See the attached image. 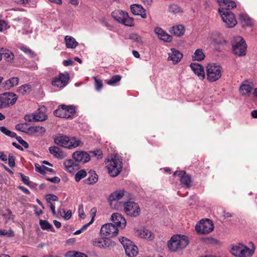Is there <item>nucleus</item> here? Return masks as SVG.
<instances>
[{
    "label": "nucleus",
    "mask_w": 257,
    "mask_h": 257,
    "mask_svg": "<svg viewBox=\"0 0 257 257\" xmlns=\"http://www.w3.org/2000/svg\"><path fill=\"white\" fill-rule=\"evenodd\" d=\"M189 241L187 236L176 234L173 235L168 242L169 249L173 252L181 250L186 247Z\"/></svg>",
    "instance_id": "nucleus-1"
},
{
    "label": "nucleus",
    "mask_w": 257,
    "mask_h": 257,
    "mask_svg": "<svg viewBox=\"0 0 257 257\" xmlns=\"http://www.w3.org/2000/svg\"><path fill=\"white\" fill-rule=\"evenodd\" d=\"M206 79L209 82H214L219 80L222 76V67L215 63L208 64L206 67Z\"/></svg>",
    "instance_id": "nucleus-2"
},
{
    "label": "nucleus",
    "mask_w": 257,
    "mask_h": 257,
    "mask_svg": "<svg viewBox=\"0 0 257 257\" xmlns=\"http://www.w3.org/2000/svg\"><path fill=\"white\" fill-rule=\"evenodd\" d=\"M110 175L113 177L117 176L122 170L121 159L118 155H115L111 160L106 163Z\"/></svg>",
    "instance_id": "nucleus-3"
},
{
    "label": "nucleus",
    "mask_w": 257,
    "mask_h": 257,
    "mask_svg": "<svg viewBox=\"0 0 257 257\" xmlns=\"http://www.w3.org/2000/svg\"><path fill=\"white\" fill-rule=\"evenodd\" d=\"M231 44L234 54L239 57L245 55L247 46L241 37H234L231 41Z\"/></svg>",
    "instance_id": "nucleus-4"
},
{
    "label": "nucleus",
    "mask_w": 257,
    "mask_h": 257,
    "mask_svg": "<svg viewBox=\"0 0 257 257\" xmlns=\"http://www.w3.org/2000/svg\"><path fill=\"white\" fill-rule=\"evenodd\" d=\"M111 16L115 21L124 26L128 27L134 26V19L129 17L126 12L121 10H115L112 12Z\"/></svg>",
    "instance_id": "nucleus-5"
},
{
    "label": "nucleus",
    "mask_w": 257,
    "mask_h": 257,
    "mask_svg": "<svg viewBox=\"0 0 257 257\" xmlns=\"http://www.w3.org/2000/svg\"><path fill=\"white\" fill-rule=\"evenodd\" d=\"M230 252L236 257H250L253 253L249 248L240 243L232 245Z\"/></svg>",
    "instance_id": "nucleus-6"
},
{
    "label": "nucleus",
    "mask_w": 257,
    "mask_h": 257,
    "mask_svg": "<svg viewBox=\"0 0 257 257\" xmlns=\"http://www.w3.org/2000/svg\"><path fill=\"white\" fill-rule=\"evenodd\" d=\"M18 97L12 92H5L0 94V109L9 107L17 101Z\"/></svg>",
    "instance_id": "nucleus-7"
},
{
    "label": "nucleus",
    "mask_w": 257,
    "mask_h": 257,
    "mask_svg": "<svg viewBox=\"0 0 257 257\" xmlns=\"http://www.w3.org/2000/svg\"><path fill=\"white\" fill-rule=\"evenodd\" d=\"M125 250L126 255L128 257H134L138 253V247L132 241L124 237L119 238Z\"/></svg>",
    "instance_id": "nucleus-8"
},
{
    "label": "nucleus",
    "mask_w": 257,
    "mask_h": 257,
    "mask_svg": "<svg viewBox=\"0 0 257 257\" xmlns=\"http://www.w3.org/2000/svg\"><path fill=\"white\" fill-rule=\"evenodd\" d=\"M214 228L212 221L209 219H202L196 225V230L200 234H208Z\"/></svg>",
    "instance_id": "nucleus-9"
},
{
    "label": "nucleus",
    "mask_w": 257,
    "mask_h": 257,
    "mask_svg": "<svg viewBox=\"0 0 257 257\" xmlns=\"http://www.w3.org/2000/svg\"><path fill=\"white\" fill-rule=\"evenodd\" d=\"M218 13L227 27L232 28L236 25L237 21L235 19L234 15L231 11L227 10L223 11L222 10H218Z\"/></svg>",
    "instance_id": "nucleus-10"
},
{
    "label": "nucleus",
    "mask_w": 257,
    "mask_h": 257,
    "mask_svg": "<svg viewBox=\"0 0 257 257\" xmlns=\"http://www.w3.org/2000/svg\"><path fill=\"white\" fill-rule=\"evenodd\" d=\"M123 207L124 211L127 215L137 217L140 214V208L139 205L135 202H125L123 204Z\"/></svg>",
    "instance_id": "nucleus-11"
},
{
    "label": "nucleus",
    "mask_w": 257,
    "mask_h": 257,
    "mask_svg": "<svg viewBox=\"0 0 257 257\" xmlns=\"http://www.w3.org/2000/svg\"><path fill=\"white\" fill-rule=\"evenodd\" d=\"M69 78V74L67 72L60 73L58 76L53 78L52 84L57 87H64L67 84Z\"/></svg>",
    "instance_id": "nucleus-12"
},
{
    "label": "nucleus",
    "mask_w": 257,
    "mask_h": 257,
    "mask_svg": "<svg viewBox=\"0 0 257 257\" xmlns=\"http://www.w3.org/2000/svg\"><path fill=\"white\" fill-rule=\"evenodd\" d=\"M100 233L104 236L113 237L118 234V229L117 226L114 224L108 223L102 226Z\"/></svg>",
    "instance_id": "nucleus-13"
},
{
    "label": "nucleus",
    "mask_w": 257,
    "mask_h": 257,
    "mask_svg": "<svg viewBox=\"0 0 257 257\" xmlns=\"http://www.w3.org/2000/svg\"><path fill=\"white\" fill-rule=\"evenodd\" d=\"M126 191L124 189L117 190L110 194L108 197V202L111 208L118 209L116 207L113 206V202L120 200L125 195Z\"/></svg>",
    "instance_id": "nucleus-14"
},
{
    "label": "nucleus",
    "mask_w": 257,
    "mask_h": 257,
    "mask_svg": "<svg viewBox=\"0 0 257 257\" xmlns=\"http://www.w3.org/2000/svg\"><path fill=\"white\" fill-rule=\"evenodd\" d=\"M111 221L113 224L115 225L117 227H119L121 229L124 228L126 224V221L124 217L119 213H113L111 216Z\"/></svg>",
    "instance_id": "nucleus-15"
},
{
    "label": "nucleus",
    "mask_w": 257,
    "mask_h": 257,
    "mask_svg": "<svg viewBox=\"0 0 257 257\" xmlns=\"http://www.w3.org/2000/svg\"><path fill=\"white\" fill-rule=\"evenodd\" d=\"M72 157L76 162H81L83 163L88 162L90 159V156L88 153L81 151L74 152Z\"/></svg>",
    "instance_id": "nucleus-16"
},
{
    "label": "nucleus",
    "mask_w": 257,
    "mask_h": 257,
    "mask_svg": "<svg viewBox=\"0 0 257 257\" xmlns=\"http://www.w3.org/2000/svg\"><path fill=\"white\" fill-rule=\"evenodd\" d=\"M174 176L180 177L181 183L187 187H190L191 182V177L187 174L185 172L175 171L174 173Z\"/></svg>",
    "instance_id": "nucleus-17"
},
{
    "label": "nucleus",
    "mask_w": 257,
    "mask_h": 257,
    "mask_svg": "<svg viewBox=\"0 0 257 257\" xmlns=\"http://www.w3.org/2000/svg\"><path fill=\"white\" fill-rule=\"evenodd\" d=\"M218 3L220 8L218 10L230 11L236 7L235 3L232 0H216Z\"/></svg>",
    "instance_id": "nucleus-18"
},
{
    "label": "nucleus",
    "mask_w": 257,
    "mask_h": 257,
    "mask_svg": "<svg viewBox=\"0 0 257 257\" xmlns=\"http://www.w3.org/2000/svg\"><path fill=\"white\" fill-rule=\"evenodd\" d=\"M190 67L192 70L196 74L201 80H203L205 77V72L203 67L199 64L191 63Z\"/></svg>",
    "instance_id": "nucleus-19"
},
{
    "label": "nucleus",
    "mask_w": 257,
    "mask_h": 257,
    "mask_svg": "<svg viewBox=\"0 0 257 257\" xmlns=\"http://www.w3.org/2000/svg\"><path fill=\"white\" fill-rule=\"evenodd\" d=\"M168 60L172 61L174 64H177L182 58L183 55L177 50L172 48L168 54Z\"/></svg>",
    "instance_id": "nucleus-20"
},
{
    "label": "nucleus",
    "mask_w": 257,
    "mask_h": 257,
    "mask_svg": "<svg viewBox=\"0 0 257 257\" xmlns=\"http://www.w3.org/2000/svg\"><path fill=\"white\" fill-rule=\"evenodd\" d=\"M54 141L56 145L67 148L69 137L62 134H57L54 137Z\"/></svg>",
    "instance_id": "nucleus-21"
},
{
    "label": "nucleus",
    "mask_w": 257,
    "mask_h": 257,
    "mask_svg": "<svg viewBox=\"0 0 257 257\" xmlns=\"http://www.w3.org/2000/svg\"><path fill=\"white\" fill-rule=\"evenodd\" d=\"M132 13L137 16H140L142 18H146L147 15L146 10L143 7L139 4H133L131 6Z\"/></svg>",
    "instance_id": "nucleus-22"
},
{
    "label": "nucleus",
    "mask_w": 257,
    "mask_h": 257,
    "mask_svg": "<svg viewBox=\"0 0 257 257\" xmlns=\"http://www.w3.org/2000/svg\"><path fill=\"white\" fill-rule=\"evenodd\" d=\"M136 233L140 237L145 238L147 240H152L154 238L155 235L152 232L147 229L142 228L136 231Z\"/></svg>",
    "instance_id": "nucleus-23"
},
{
    "label": "nucleus",
    "mask_w": 257,
    "mask_h": 257,
    "mask_svg": "<svg viewBox=\"0 0 257 257\" xmlns=\"http://www.w3.org/2000/svg\"><path fill=\"white\" fill-rule=\"evenodd\" d=\"M155 33L158 35V38L165 41L170 42L171 41L172 37L165 32L160 27H156L154 30Z\"/></svg>",
    "instance_id": "nucleus-24"
},
{
    "label": "nucleus",
    "mask_w": 257,
    "mask_h": 257,
    "mask_svg": "<svg viewBox=\"0 0 257 257\" xmlns=\"http://www.w3.org/2000/svg\"><path fill=\"white\" fill-rule=\"evenodd\" d=\"M19 82V78L17 77H14L5 81L2 83V85L5 90H9L15 86L17 85Z\"/></svg>",
    "instance_id": "nucleus-25"
},
{
    "label": "nucleus",
    "mask_w": 257,
    "mask_h": 257,
    "mask_svg": "<svg viewBox=\"0 0 257 257\" xmlns=\"http://www.w3.org/2000/svg\"><path fill=\"white\" fill-rule=\"evenodd\" d=\"M111 241L110 239L105 238L96 239L93 241V245L99 248H106L109 247Z\"/></svg>",
    "instance_id": "nucleus-26"
},
{
    "label": "nucleus",
    "mask_w": 257,
    "mask_h": 257,
    "mask_svg": "<svg viewBox=\"0 0 257 257\" xmlns=\"http://www.w3.org/2000/svg\"><path fill=\"white\" fill-rule=\"evenodd\" d=\"M67 149H72L77 148L78 146H82L83 143L81 140L75 137H69V141H68Z\"/></svg>",
    "instance_id": "nucleus-27"
},
{
    "label": "nucleus",
    "mask_w": 257,
    "mask_h": 257,
    "mask_svg": "<svg viewBox=\"0 0 257 257\" xmlns=\"http://www.w3.org/2000/svg\"><path fill=\"white\" fill-rule=\"evenodd\" d=\"M63 165L65 169L71 173H73L78 168V165L76 162H74L73 160L71 159L66 160Z\"/></svg>",
    "instance_id": "nucleus-28"
},
{
    "label": "nucleus",
    "mask_w": 257,
    "mask_h": 257,
    "mask_svg": "<svg viewBox=\"0 0 257 257\" xmlns=\"http://www.w3.org/2000/svg\"><path fill=\"white\" fill-rule=\"evenodd\" d=\"M64 108V112L66 116L65 118H69L72 117L76 112V107L74 105H66L62 104Z\"/></svg>",
    "instance_id": "nucleus-29"
},
{
    "label": "nucleus",
    "mask_w": 257,
    "mask_h": 257,
    "mask_svg": "<svg viewBox=\"0 0 257 257\" xmlns=\"http://www.w3.org/2000/svg\"><path fill=\"white\" fill-rule=\"evenodd\" d=\"M50 153L55 158L63 159L64 157L63 151L57 146H52L49 148Z\"/></svg>",
    "instance_id": "nucleus-30"
},
{
    "label": "nucleus",
    "mask_w": 257,
    "mask_h": 257,
    "mask_svg": "<svg viewBox=\"0 0 257 257\" xmlns=\"http://www.w3.org/2000/svg\"><path fill=\"white\" fill-rule=\"evenodd\" d=\"M66 46L67 48L74 49L76 48L78 43L72 36H66L64 38Z\"/></svg>",
    "instance_id": "nucleus-31"
},
{
    "label": "nucleus",
    "mask_w": 257,
    "mask_h": 257,
    "mask_svg": "<svg viewBox=\"0 0 257 257\" xmlns=\"http://www.w3.org/2000/svg\"><path fill=\"white\" fill-rule=\"evenodd\" d=\"M211 38L213 42L217 44H221L224 42L221 35L218 32H214L212 33Z\"/></svg>",
    "instance_id": "nucleus-32"
},
{
    "label": "nucleus",
    "mask_w": 257,
    "mask_h": 257,
    "mask_svg": "<svg viewBox=\"0 0 257 257\" xmlns=\"http://www.w3.org/2000/svg\"><path fill=\"white\" fill-rule=\"evenodd\" d=\"M172 32L176 36H182L185 31L184 27L183 25H179L174 26L172 28Z\"/></svg>",
    "instance_id": "nucleus-33"
},
{
    "label": "nucleus",
    "mask_w": 257,
    "mask_h": 257,
    "mask_svg": "<svg viewBox=\"0 0 257 257\" xmlns=\"http://www.w3.org/2000/svg\"><path fill=\"white\" fill-rule=\"evenodd\" d=\"M239 20L243 26H251L253 25L250 18L245 14H240L239 15Z\"/></svg>",
    "instance_id": "nucleus-34"
},
{
    "label": "nucleus",
    "mask_w": 257,
    "mask_h": 257,
    "mask_svg": "<svg viewBox=\"0 0 257 257\" xmlns=\"http://www.w3.org/2000/svg\"><path fill=\"white\" fill-rule=\"evenodd\" d=\"M192 57L193 60L200 61L204 59L205 55L201 49H198L195 51Z\"/></svg>",
    "instance_id": "nucleus-35"
},
{
    "label": "nucleus",
    "mask_w": 257,
    "mask_h": 257,
    "mask_svg": "<svg viewBox=\"0 0 257 257\" xmlns=\"http://www.w3.org/2000/svg\"><path fill=\"white\" fill-rule=\"evenodd\" d=\"M39 224L41 227L44 230H50L52 232H54L55 231L52 225L47 220L40 219Z\"/></svg>",
    "instance_id": "nucleus-36"
},
{
    "label": "nucleus",
    "mask_w": 257,
    "mask_h": 257,
    "mask_svg": "<svg viewBox=\"0 0 257 257\" xmlns=\"http://www.w3.org/2000/svg\"><path fill=\"white\" fill-rule=\"evenodd\" d=\"M35 168L37 172L42 174H44L46 171L51 173L54 172V170L53 169L49 168L45 166H41L37 163L35 164Z\"/></svg>",
    "instance_id": "nucleus-37"
},
{
    "label": "nucleus",
    "mask_w": 257,
    "mask_h": 257,
    "mask_svg": "<svg viewBox=\"0 0 257 257\" xmlns=\"http://www.w3.org/2000/svg\"><path fill=\"white\" fill-rule=\"evenodd\" d=\"M121 79V76L120 75H115L111 77L109 80H105V82L109 85L113 86L119 82Z\"/></svg>",
    "instance_id": "nucleus-38"
},
{
    "label": "nucleus",
    "mask_w": 257,
    "mask_h": 257,
    "mask_svg": "<svg viewBox=\"0 0 257 257\" xmlns=\"http://www.w3.org/2000/svg\"><path fill=\"white\" fill-rule=\"evenodd\" d=\"M4 59L8 62L12 63L15 58L14 54L13 52L9 50H6L2 53Z\"/></svg>",
    "instance_id": "nucleus-39"
},
{
    "label": "nucleus",
    "mask_w": 257,
    "mask_h": 257,
    "mask_svg": "<svg viewBox=\"0 0 257 257\" xmlns=\"http://www.w3.org/2000/svg\"><path fill=\"white\" fill-rule=\"evenodd\" d=\"M31 90V86L29 84H24L18 88V92L22 94L25 95L27 93L30 92Z\"/></svg>",
    "instance_id": "nucleus-40"
},
{
    "label": "nucleus",
    "mask_w": 257,
    "mask_h": 257,
    "mask_svg": "<svg viewBox=\"0 0 257 257\" xmlns=\"http://www.w3.org/2000/svg\"><path fill=\"white\" fill-rule=\"evenodd\" d=\"M252 89V87L247 84H242L240 86L239 90L243 95L250 93Z\"/></svg>",
    "instance_id": "nucleus-41"
},
{
    "label": "nucleus",
    "mask_w": 257,
    "mask_h": 257,
    "mask_svg": "<svg viewBox=\"0 0 257 257\" xmlns=\"http://www.w3.org/2000/svg\"><path fill=\"white\" fill-rule=\"evenodd\" d=\"M65 114L64 108L62 107V104L60 105L58 108L54 111V114L56 116L59 117L65 118V116H66Z\"/></svg>",
    "instance_id": "nucleus-42"
},
{
    "label": "nucleus",
    "mask_w": 257,
    "mask_h": 257,
    "mask_svg": "<svg viewBox=\"0 0 257 257\" xmlns=\"http://www.w3.org/2000/svg\"><path fill=\"white\" fill-rule=\"evenodd\" d=\"M0 131L4 134H5L6 136H8L11 138H14V137H17L16 133L10 131L5 126H0Z\"/></svg>",
    "instance_id": "nucleus-43"
},
{
    "label": "nucleus",
    "mask_w": 257,
    "mask_h": 257,
    "mask_svg": "<svg viewBox=\"0 0 257 257\" xmlns=\"http://www.w3.org/2000/svg\"><path fill=\"white\" fill-rule=\"evenodd\" d=\"M25 120L28 121H44L45 120V117L44 116H42V117H38L37 116H35V114L33 116L30 115H26L24 117Z\"/></svg>",
    "instance_id": "nucleus-44"
},
{
    "label": "nucleus",
    "mask_w": 257,
    "mask_h": 257,
    "mask_svg": "<svg viewBox=\"0 0 257 257\" xmlns=\"http://www.w3.org/2000/svg\"><path fill=\"white\" fill-rule=\"evenodd\" d=\"M98 181L97 175L95 173H93L91 176L89 177L84 181L85 183L87 184H93Z\"/></svg>",
    "instance_id": "nucleus-45"
},
{
    "label": "nucleus",
    "mask_w": 257,
    "mask_h": 257,
    "mask_svg": "<svg viewBox=\"0 0 257 257\" xmlns=\"http://www.w3.org/2000/svg\"><path fill=\"white\" fill-rule=\"evenodd\" d=\"M87 174L85 171L81 170L78 171L75 175V179L76 182H79L81 179L84 178Z\"/></svg>",
    "instance_id": "nucleus-46"
},
{
    "label": "nucleus",
    "mask_w": 257,
    "mask_h": 257,
    "mask_svg": "<svg viewBox=\"0 0 257 257\" xmlns=\"http://www.w3.org/2000/svg\"><path fill=\"white\" fill-rule=\"evenodd\" d=\"M169 12L173 14H178L182 12L181 9L176 5H172L169 8Z\"/></svg>",
    "instance_id": "nucleus-47"
},
{
    "label": "nucleus",
    "mask_w": 257,
    "mask_h": 257,
    "mask_svg": "<svg viewBox=\"0 0 257 257\" xmlns=\"http://www.w3.org/2000/svg\"><path fill=\"white\" fill-rule=\"evenodd\" d=\"M21 50L25 53L28 54L32 58H34L36 56V54L33 51L26 46H22L21 48Z\"/></svg>",
    "instance_id": "nucleus-48"
},
{
    "label": "nucleus",
    "mask_w": 257,
    "mask_h": 257,
    "mask_svg": "<svg viewBox=\"0 0 257 257\" xmlns=\"http://www.w3.org/2000/svg\"><path fill=\"white\" fill-rule=\"evenodd\" d=\"M93 78L95 81V89L99 91L103 87L102 81L101 79H97L96 77H94Z\"/></svg>",
    "instance_id": "nucleus-49"
},
{
    "label": "nucleus",
    "mask_w": 257,
    "mask_h": 257,
    "mask_svg": "<svg viewBox=\"0 0 257 257\" xmlns=\"http://www.w3.org/2000/svg\"><path fill=\"white\" fill-rule=\"evenodd\" d=\"M28 124L27 123H19L16 125L15 128L17 130L25 133L26 134L27 128L25 126H27Z\"/></svg>",
    "instance_id": "nucleus-50"
},
{
    "label": "nucleus",
    "mask_w": 257,
    "mask_h": 257,
    "mask_svg": "<svg viewBox=\"0 0 257 257\" xmlns=\"http://www.w3.org/2000/svg\"><path fill=\"white\" fill-rule=\"evenodd\" d=\"M90 153L92 157H96L97 159H101L103 157L102 152L100 150H96L93 151H90Z\"/></svg>",
    "instance_id": "nucleus-51"
},
{
    "label": "nucleus",
    "mask_w": 257,
    "mask_h": 257,
    "mask_svg": "<svg viewBox=\"0 0 257 257\" xmlns=\"http://www.w3.org/2000/svg\"><path fill=\"white\" fill-rule=\"evenodd\" d=\"M8 23L5 20H0V32H2L9 28Z\"/></svg>",
    "instance_id": "nucleus-52"
},
{
    "label": "nucleus",
    "mask_w": 257,
    "mask_h": 257,
    "mask_svg": "<svg viewBox=\"0 0 257 257\" xmlns=\"http://www.w3.org/2000/svg\"><path fill=\"white\" fill-rule=\"evenodd\" d=\"M46 200L48 203H50L51 201H57L58 198L57 196L53 194H48L46 195Z\"/></svg>",
    "instance_id": "nucleus-53"
},
{
    "label": "nucleus",
    "mask_w": 257,
    "mask_h": 257,
    "mask_svg": "<svg viewBox=\"0 0 257 257\" xmlns=\"http://www.w3.org/2000/svg\"><path fill=\"white\" fill-rule=\"evenodd\" d=\"M130 39L134 41H135V42H137L138 43H142L141 37L137 34H131L130 36Z\"/></svg>",
    "instance_id": "nucleus-54"
},
{
    "label": "nucleus",
    "mask_w": 257,
    "mask_h": 257,
    "mask_svg": "<svg viewBox=\"0 0 257 257\" xmlns=\"http://www.w3.org/2000/svg\"><path fill=\"white\" fill-rule=\"evenodd\" d=\"M16 139V140L18 141V142L22 145L25 148H28L29 147V145L27 142L23 140L22 138L20 136H17L16 137H14Z\"/></svg>",
    "instance_id": "nucleus-55"
},
{
    "label": "nucleus",
    "mask_w": 257,
    "mask_h": 257,
    "mask_svg": "<svg viewBox=\"0 0 257 257\" xmlns=\"http://www.w3.org/2000/svg\"><path fill=\"white\" fill-rule=\"evenodd\" d=\"M9 165L10 167L13 168L15 166V159L14 155L12 154H9Z\"/></svg>",
    "instance_id": "nucleus-56"
},
{
    "label": "nucleus",
    "mask_w": 257,
    "mask_h": 257,
    "mask_svg": "<svg viewBox=\"0 0 257 257\" xmlns=\"http://www.w3.org/2000/svg\"><path fill=\"white\" fill-rule=\"evenodd\" d=\"M20 175L21 177V180L26 185H30V181H29V178L27 176H25L22 173H20Z\"/></svg>",
    "instance_id": "nucleus-57"
},
{
    "label": "nucleus",
    "mask_w": 257,
    "mask_h": 257,
    "mask_svg": "<svg viewBox=\"0 0 257 257\" xmlns=\"http://www.w3.org/2000/svg\"><path fill=\"white\" fill-rule=\"evenodd\" d=\"M36 128V133H39L40 134H44L46 132V129L43 127L40 126H35Z\"/></svg>",
    "instance_id": "nucleus-58"
},
{
    "label": "nucleus",
    "mask_w": 257,
    "mask_h": 257,
    "mask_svg": "<svg viewBox=\"0 0 257 257\" xmlns=\"http://www.w3.org/2000/svg\"><path fill=\"white\" fill-rule=\"evenodd\" d=\"M34 133H36L35 126H31L27 128L26 134L29 135H32Z\"/></svg>",
    "instance_id": "nucleus-59"
},
{
    "label": "nucleus",
    "mask_w": 257,
    "mask_h": 257,
    "mask_svg": "<svg viewBox=\"0 0 257 257\" xmlns=\"http://www.w3.org/2000/svg\"><path fill=\"white\" fill-rule=\"evenodd\" d=\"M47 180L54 183H58L60 182V179L58 177H54L52 178H48Z\"/></svg>",
    "instance_id": "nucleus-60"
},
{
    "label": "nucleus",
    "mask_w": 257,
    "mask_h": 257,
    "mask_svg": "<svg viewBox=\"0 0 257 257\" xmlns=\"http://www.w3.org/2000/svg\"><path fill=\"white\" fill-rule=\"evenodd\" d=\"M78 213H79V216L80 218H84V213L83 207L82 205H80L79 206Z\"/></svg>",
    "instance_id": "nucleus-61"
},
{
    "label": "nucleus",
    "mask_w": 257,
    "mask_h": 257,
    "mask_svg": "<svg viewBox=\"0 0 257 257\" xmlns=\"http://www.w3.org/2000/svg\"><path fill=\"white\" fill-rule=\"evenodd\" d=\"M65 214L63 216L64 218L66 220L69 219L72 216V211L70 210H68L66 212L64 211Z\"/></svg>",
    "instance_id": "nucleus-62"
},
{
    "label": "nucleus",
    "mask_w": 257,
    "mask_h": 257,
    "mask_svg": "<svg viewBox=\"0 0 257 257\" xmlns=\"http://www.w3.org/2000/svg\"><path fill=\"white\" fill-rule=\"evenodd\" d=\"M63 64L65 66L72 65L73 64V61L71 59L65 60L63 61Z\"/></svg>",
    "instance_id": "nucleus-63"
},
{
    "label": "nucleus",
    "mask_w": 257,
    "mask_h": 257,
    "mask_svg": "<svg viewBox=\"0 0 257 257\" xmlns=\"http://www.w3.org/2000/svg\"><path fill=\"white\" fill-rule=\"evenodd\" d=\"M72 257H87V256L83 253L76 252L73 253Z\"/></svg>",
    "instance_id": "nucleus-64"
}]
</instances>
